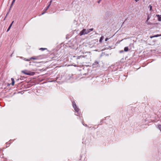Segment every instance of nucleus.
<instances>
[{
    "instance_id": "412c9836",
    "label": "nucleus",
    "mask_w": 161,
    "mask_h": 161,
    "mask_svg": "<svg viewBox=\"0 0 161 161\" xmlns=\"http://www.w3.org/2000/svg\"><path fill=\"white\" fill-rule=\"evenodd\" d=\"M154 37V36H150V38H153Z\"/></svg>"
},
{
    "instance_id": "0eeeda50",
    "label": "nucleus",
    "mask_w": 161,
    "mask_h": 161,
    "mask_svg": "<svg viewBox=\"0 0 161 161\" xmlns=\"http://www.w3.org/2000/svg\"><path fill=\"white\" fill-rule=\"evenodd\" d=\"M128 47H125L124 49V50L125 52H127L128 51Z\"/></svg>"
},
{
    "instance_id": "f03ea898",
    "label": "nucleus",
    "mask_w": 161,
    "mask_h": 161,
    "mask_svg": "<svg viewBox=\"0 0 161 161\" xmlns=\"http://www.w3.org/2000/svg\"><path fill=\"white\" fill-rule=\"evenodd\" d=\"M89 33V31H88V29L87 30L86 29H84L80 32V35L81 36L83 35L87 34Z\"/></svg>"
},
{
    "instance_id": "7ed1b4c3",
    "label": "nucleus",
    "mask_w": 161,
    "mask_h": 161,
    "mask_svg": "<svg viewBox=\"0 0 161 161\" xmlns=\"http://www.w3.org/2000/svg\"><path fill=\"white\" fill-rule=\"evenodd\" d=\"M72 105L75 110L76 112H78L79 111V109L77 107L75 103L74 102H73Z\"/></svg>"
},
{
    "instance_id": "5701e85b",
    "label": "nucleus",
    "mask_w": 161,
    "mask_h": 161,
    "mask_svg": "<svg viewBox=\"0 0 161 161\" xmlns=\"http://www.w3.org/2000/svg\"><path fill=\"white\" fill-rule=\"evenodd\" d=\"M149 19H150L149 17L148 16L147 17V20H148Z\"/></svg>"
},
{
    "instance_id": "ddd939ff",
    "label": "nucleus",
    "mask_w": 161,
    "mask_h": 161,
    "mask_svg": "<svg viewBox=\"0 0 161 161\" xmlns=\"http://www.w3.org/2000/svg\"><path fill=\"white\" fill-rule=\"evenodd\" d=\"M31 59H34V60H36L37 59V58H35V57H31V58H30Z\"/></svg>"
},
{
    "instance_id": "2eb2a0df",
    "label": "nucleus",
    "mask_w": 161,
    "mask_h": 161,
    "mask_svg": "<svg viewBox=\"0 0 161 161\" xmlns=\"http://www.w3.org/2000/svg\"><path fill=\"white\" fill-rule=\"evenodd\" d=\"M46 49H47V48H41L40 49V50H41L42 51H43V50H44Z\"/></svg>"
},
{
    "instance_id": "f257e3e1",
    "label": "nucleus",
    "mask_w": 161,
    "mask_h": 161,
    "mask_svg": "<svg viewBox=\"0 0 161 161\" xmlns=\"http://www.w3.org/2000/svg\"><path fill=\"white\" fill-rule=\"evenodd\" d=\"M21 72L22 73L28 75H33L35 74V73L34 72H30L27 70H22L21 71Z\"/></svg>"
},
{
    "instance_id": "6ab92c4d",
    "label": "nucleus",
    "mask_w": 161,
    "mask_h": 161,
    "mask_svg": "<svg viewBox=\"0 0 161 161\" xmlns=\"http://www.w3.org/2000/svg\"><path fill=\"white\" fill-rule=\"evenodd\" d=\"M24 59L25 60V61H30V59H26V58H25Z\"/></svg>"
},
{
    "instance_id": "393cba45",
    "label": "nucleus",
    "mask_w": 161,
    "mask_h": 161,
    "mask_svg": "<svg viewBox=\"0 0 161 161\" xmlns=\"http://www.w3.org/2000/svg\"><path fill=\"white\" fill-rule=\"evenodd\" d=\"M135 1L136 2H137L139 0H135Z\"/></svg>"
},
{
    "instance_id": "a211bd4d",
    "label": "nucleus",
    "mask_w": 161,
    "mask_h": 161,
    "mask_svg": "<svg viewBox=\"0 0 161 161\" xmlns=\"http://www.w3.org/2000/svg\"><path fill=\"white\" fill-rule=\"evenodd\" d=\"M13 4H14V3H11V5H10V9H9V10H10V9L11 8H12V6H13Z\"/></svg>"
},
{
    "instance_id": "cd10ccee",
    "label": "nucleus",
    "mask_w": 161,
    "mask_h": 161,
    "mask_svg": "<svg viewBox=\"0 0 161 161\" xmlns=\"http://www.w3.org/2000/svg\"><path fill=\"white\" fill-rule=\"evenodd\" d=\"M53 0H51L50 1H51V2H52Z\"/></svg>"
},
{
    "instance_id": "1a4fd4ad",
    "label": "nucleus",
    "mask_w": 161,
    "mask_h": 161,
    "mask_svg": "<svg viewBox=\"0 0 161 161\" xmlns=\"http://www.w3.org/2000/svg\"><path fill=\"white\" fill-rule=\"evenodd\" d=\"M146 23L147 24V25H150L151 24V23L148 22V20H147Z\"/></svg>"
},
{
    "instance_id": "a878e982",
    "label": "nucleus",
    "mask_w": 161,
    "mask_h": 161,
    "mask_svg": "<svg viewBox=\"0 0 161 161\" xmlns=\"http://www.w3.org/2000/svg\"><path fill=\"white\" fill-rule=\"evenodd\" d=\"M123 51H122H122H120V53H121L123 52Z\"/></svg>"
},
{
    "instance_id": "6e6552de",
    "label": "nucleus",
    "mask_w": 161,
    "mask_h": 161,
    "mask_svg": "<svg viewBox=\"0 0 161 161\" xmlns=\"http://www.w3.org/2000/svg\"><path fill=\"white\" fill-rule=\"evenodd\" d=\"M157 16L158 17V20L159 21H161V16H160L159 15H157Z\"/></svg>"
},
{
    "instance_id": "20e7f679",
    "label": "nucleus",
    "mask_w": 161,
    "mask_h": 161,
    "mask_svg": "<svg viewBox=\"0 0 161 161\" xmlns=\"http://www.w3.org/2000/svg\"><path fill=\"white\" fill-rule=\"evenodd\" d=\"M51 4V1H50L49 4L48 5V6H47V7L46 9L45 10V11H47L48 9V8H49V7L50 6Z\"/></svg>"
},
{
    "instance_id": "b1692460",
    "label": "nucleus",
    "mask_w": 161,
    "mask_h": 161,
    "mask_svg": "<svg viewBox=\"0 0 161 161\" xmlns=\"http://www.w3.org/2000/svg\"><path fill=\"white\" fill-rule=\"evenodd\" d=\"M46 12V11L45 12L42 13V15L43 14Z\"/></svg>"
},
{
    "instance_id": "dca6fc26",
    "label": "nucleus",
    "mask_w": 161,
    "mask_h": 161,
    "mask_svg": "<svg viewBox=\"0 0 161 161\" xmlns=\"http://www.w3.org/2000/svg\"><path fill=\"white\" fill-rule=\"evenodd\" d=\"M150 8V10L151 11L152 9V6L151 5H150L148 7Z\"/></svg>"
},
{
    "instance_id": "39448f33",
    "label": "nucleus",
    "mask_w": 161,
    "mask_h": 161,
    "mask_svg": "<svg viewBox=\"0 0 161 161\" xmlns=\"http://www.w3.org/2000/svg\"><path fill=\"white\" fill-rule=\"evenodd\" d=\"M14 22V21H13V22H12V23L10 25V26H9V27L8 28L7 30V32H8L10 30V29L13 23Z\"/></svg>"
},
{
    "instance_id": "aec40b11",
    "label": "nucleus",
    "mask_w": 161,
    "mask_h": 161,
    "mask_svg": "<svg viewBox=\"0 0 161 161\" xmlns=\"http://www.w3.org/2000/svg\"><path fill=\"white\" fill-rule=\"evenodd\" d=\"M15 0H13L12 3H14L15 2Z\"/></svg>"
},
{
    "instance_id": "c756f323",
    "label": "nucleus",
    "mask_w": 161,
    "mask_h": 161,
    "mask_svg": "<svg viewBox=\"0 0 161 161\" xmlns=\"http://www.w3.org/2000/svg\"><path fill=\"white\" fill-rule=\"evenodd\" d=\"M100 1H101V0H99Z\"/></svg>"
},
{
    "instance_id": "423d86ee",
    "label": "nucleus",
    "mask_w": 161,
    "mask_h": 161,
    "mask_svg": "<svg viewBox=\"0 0 161 161\" xmlns=\"http://www.w3.org/2000/svg\"><path fill=\"white\" fill-rule=\"evenodd\" d=\"M11 80H12V86H14V79L13 78H12L11 79Z\"/></svg>"
},
{
    "instance_id": "4be33fe9",
    "label": "nucleus",
    "mask_w": 161,
    "mask_h": 161,
    "mask_svg": "<svg viewBox=\"0 0 161 161\" xmlns=\"http://www.w3.org/2000/svg\"><path fill=\"white\" fill-rule=\"evenodd\" d=\"M108 40V38H106L105 39V41H107Z\"/></svg>"
},
{
    "instance_id": "c85d7f7f",
    "label": "nucleus",
    "mask_w": 161,
    "mask_h": 161,
    "mask_svg": "<svg viewBox=\"0 0 161 161\" xmlns=\"http://www.w3.org/2000/svg\"><path fill=\"white\" fill-rule=\"evenodd\" d=\"M8 13L7 14V15H6V16L8 15Z\"/></svg>"
},
{
    "instance_id": "f3484780",
    "label": "nucleus",
    "mask_w": 161,
    "mask_h": 161,
    "mask_svg": "<svg viewBox=\"0 0 161 161\" xmlns=\"http://www.w3.org/2000/svg\"><path fill=\"white\" fill-rule=\"evenodd\" d=\"M102 40H103V36H102L100 38V39L99 40V42H101Z\"/></svg>"
},
{
    "instance_id": "bb28decb",
    "label": "nucleus",
    "mask_w": 161,
    "mask_h": 161,
    "mask_svg": "<svg viewBox=\"0 0 161 161\" xmlns=\"http://www.w3.org/2000/svg\"><path fill=\"white\" fill-rule=\"evenodd\" d=\"M100 1H101L99 0V1H98V3H99L100 2Z\"/></svg>"
},
{
    "instance_id": "f8f14e48",
    "label": "nucleus",
    "mask_w": 161,
    "mask_h": 161,
    "mask_svg": "<svg viewBox=\"0 0 161 161\" xmlns=\"http://www.w3.org/2000/svg\"><path fill=\"white\" fill-rule=\"evenodd\" d=\"M88 31H89V32L92 31L93 30V28H91L90 29H88Z\"/></svg>"
},
{
    "instance_id": "4468645a",
    "label": "nucleus",
    "mask_w": 161,
    "mask_h": 161,
    "mask_svg": "<svg viewBox=\"0 0 161 161\" xmlns=\"http://www.w3.org/2000/svg\"><path fill=\"white\" fill-rule=\"evenodd\" d=\"M158 128L161 131V125H159L158 126Z\"/></svg>"
},
{
    "instance_id": "9b49d317",
    "label": "nucleus",
    "mask_w": 161,
    "mask_h": 161,
    "mask_svg": "<svg viewBox=\"0 0 161 161\" xmlns=\"http://www.w3.org/2000/svg\"><path fill=\"white\" fill-rule=\"evenodd\" d=\"M81 57H84V56H78L77 57V59H79L80 58H81Z\"/></svg>"
},
{
    "instance_id": "9d476101",
    "label": "nucleus",
    "mask_w": 161,
    "mask_h": 161,
    "mask_svg": "<svg viewBox=\"0 0 161 161\" xmlns=\"http://www.w3.org/2000/svg\"><path fill=\"white\" fill-rule=\"evenodd\" d=\"M161 36V34L160 35H155L154 36V37H157L158 36Z\"/></svg>"
}]
</instances>
